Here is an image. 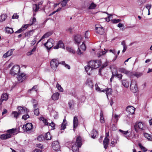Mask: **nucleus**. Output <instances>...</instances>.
Wrapping results in <instances>:
<instances>
[{
    "mask_svg": "<svg viewBox=\"0 0 152 152\" xmlns=\"http://www.w3.org/2000/svg\"><path fill=\"white\" fill-rule=\"evenodd\" d=\"M16 131V129H12L8 130L7 131V133L0 135V139L2 140H6L10 138L15 134H17V133H15Z\"/></svg>",
    "mask_w": 152,
    "mask_h": 152,
    "instance_id": "1",
    "label": "nucleus"
},
{
    "mask_svg": "<svg viewBox=\"0 0 152 152\" xmlns=\"http://www.w3.org/2000/svg\"><path fill=\"white\" fill-rule=\"evenodd\" d=\"M88 64L93 69L98 68L101 64V62L99 60L93 61H90Z\"/></svg>",
    "mask_w": 152,
    "mask_h": 152,
    "instance_id": "2",
    "label": "nucleus"
},
{
    "mask_svg": "<svg viewBox=\"0 0 152 152\" xmlns=\"http://www.w3.org/2000/svg\"><path fill=\"white\" fill-rule=\"evenodd\" d=\"M20 68L18 65L14 66L10 70V74L12 75H15L20 72Z\"/></svg>",
    "mask_w": 152,
    "mask_h": 152,
    "instance_id": "3",
    "label": "nucleus"
},
{
    "mask_svg": "<svg viewBox=\"0 0 152 152\" xmlns=\"http://www.w3.org/2000/svg\"><path fill=\"white\" fill-rule=\"evenodd\" d=\"M60 64L58 61L56 59H53L50 61V66L52 69L56 70Z\"/></svg>",
    "mask_w": 152,
    "mask_h": 152,
    "instance_id": "4",
    "label": "nucleus"
},
{
    "mask_svg": "<svg viewBox=\"0 0 152 152\" xmlns=\"http://www.w3.org/2000/svg\"><path fill=\"white\" fill-rule=\"evenodd\" d=\"M145 127L143 126V124L142 122H140L135 124L134 126V128L135 131L137 132L139 129L142 130H144Z\"/></svg>",
    "mask_w": 152,
    "mask_h": 152,
    "instance_id": "5",
    "label": "nucleus"
},
{
    "mask_svg": "<svg viewBox=\"0 0 152 152\" xmlns=\"http://www.w3.org/2000/svg\"><path fill=\"white\" fill-rule=\"evenodd\" d=\"M54 43V40L52 39H48L44 45L48 50H50L53 46Z\"/></svg>",
    "mask_w": 152,
    "mask_h": 152,
    "instance_id": "6",
    "label": "nucleus"
},
{
    "mask_svg": "<svg viewBox=\"0 0 152 152\" xmlns=\"http://www.w3.org/2000/svg\"><path fill=\"white\" fill-rule=\"evenodd\" d=\"M130 89L131 91L134 93H135L137 90V87L136 82L132 80L131 81L130 86Z\"/></svg>",
    "mask_w": 152,
    "mask_h": 152,
    "instance_id": "7",
    "label": "nucleus"
},
{
    "mask_svg": "<svg viewBox=\"0 0 152 152\" xmlns=\"http://www.w3.org/2000/svg\"><path fill=\"white\" fill-rule=\"evenodd\" d=\"M17 109L18 110V113L20 115L25 114L28 112V109L25 107L18 106Z\"/></svg>",
    "mask_w": 152,
    "mask_h": 152,
    "instance_id": "8",
    "label": "nucleus"
},
{
    "mask_svg": "<svg viewBox=\"0 0 152 152\" xmlns=\"http://www.w3.org/2000/svg\"><path fill=\"white\" fill-rule=\"evenodd\" d=\"M52 146L53 149L56 151H58L60 148L59 143L58 141L53 142L52 143Z\"/></svg>",
    "mask_w": 152,
    "mask_h": 152,
    "instance_id": "9",
    "label": "nucleus"
},
{
    "mask_svg": "<svg viewBox=\"0 0 152 152\" xmlns=\"http://www.w3.org/2000/svg\"><path fill=\"white\" fill-rule=\"evenodd\" d=\"M33 125L31 123H27L25 125H23V128L26 131H28L31 130L32 128Z\"/></svg>",
    "mask_w": 152,
    "mask_h": 152,
    "instance_id": "10",
    "label": "nucleus"
},
{
    "mask_svg": "<svg viewBox=\"0 0 152 152\" xmlns=\"http://www.w3.org/2000/svg\"><path fill=\"white\" fill-rule=\"evenodd\" d=\"M120 72L124 73L128 76L130 77V75H132V72L127 70L124 68H120L119 69Z\"/></svg>",
    "mask_w": 152,
    "mask_h": 152,
    "instance_id": "11",
    "label": "nucleus"
},
{
    "mask_svg": "<svg viewBox=\"0 0 152 152\" xmlns=\"http://www.w3.org/2000/svg\"><path fill=\"white\" fill-rule=\"evenodd\" d=\"M135 108L132 106H129L126 109V111L129 114H133L134 113Z\"/></svg>",
    "mask_w": 152,
    "mask_h": 152,
    "instance_id": "12",
    "label": "nucleus"
},
{
    "mask_svg": "<svg viewBox=\"0 0 152 152\" xmlns=\"http://www.w3.org/2000/svg\"><path fill=\"white\" fill-rule=\"evenodd\" d=\"M26 77L25 74L22 73L20 75H18L17 79L20 82H22L26 79Z\"/></svg>",
    "mask_w": 152,
    "mask_h": 152,
    "instance_id": "13",
    "label": "nucleus"
},
{
    "mask_svg": "<svg viewBox=\"0 0 152 152\" xmlns=\"http://www.w3.org/2000/svg\"><path fill=\"white\" fill-rule=\"evenodd\" d=\"M78 119L77 117L76 116H75L73 120V125L74 130L78 126Z\"/></svg>",
    "mask_w": 152,
    "mask_h": 152,
    "instance_id": "14",
    "label": "nucleus"
},
{
    "mask_svg": "<svg viewBox=\"0 0 152 152\" xmlns=\"http://www.w3.org/2000/svg\"><path fill=\"white\" fill-rule=\"evenodd\" d=\"M74 41L76 44H79L81 41V37L80 35H76L74 38Z\"/></svg>",
    "mask_w": 152,
    "mask_h": 152,
    "instance_id": "15",
    "label": "nucleus"
},
{
    "mask_svg": "<svg viewBox=\"0 0 152 152\" xmlns=\"http://www.w3.org/2000/svg\"><path fill=\"white\" fill-rule=\"evenodd\" d=\"M14 50V49H11L10 50H8L6 53L3 55V57L4 58H6L11 56L12 54V52Z\"/></svg>",
    "mask_w": 152,
    "mask_h": 152,
    "instance_id": "16",
    "label": "nucleus"
},
{
    "mask_svg": "<svg viewBox=\"0 0 152 152\" xmlns=\"http://www.w3.org/2000/svg\"><path fill=\"white\" fill-rule=\"evenodd\" d=\"M142 73L140 72H136L134 74H133L132 72V75H130V78H132L134 77V76L138 78L142 75Z\"/></svg>",
    "mask_w": 152,
    "mask_h": 152,
    "instance_id": "17",
    "label": "nucleus"
},
{
    "mask_svg": "<svg viewBox=\"0 0 152 152\" xmlns=\"http://www.w3.org/2000/svg\"><path fill=\"white\" fill-rule=\"evenodd\" d=\"M64 44L61 41H60L57 44V45L53 47L54 49H58L59 48H64Z\"/></svg>",
    "mask_w": 152,
    "mask_h": 152,
    "instance_id": "18",
    "label": "nucleus"
},
{
    "mask_svg": "<svg viewBox=\"0 0 152 152\" xmlns=\"http://www.w3.org/2000/svg\"><path fill=\"white\" fill-rule=\"evenodd\" d=\"M75 144H76L79 147H81L82 145L81 138L80 137H77Z\"/></svg>",
    "mask_w": 152,
    "mask_h": 152,
    "instance_id": "19",
    "label": "nucleus"
},
{
    "mask_svg": "<svg viewBox=\"0 0 152 152\" xmlns=\"http://www.w3.org/2000/svg\"><path fill=\"white\" fill-rule=\"evenodd\" d=\"M120 132L124 134V137H126L127 139L130 137V134L128 131H125L121 129L119 130Z\"/></svg>",
    "mask_w": 152,
    "mask_h": 152,
    "instance_id": "20",
    "label": "nucleus"
},
{
    "mask_svg": "<svg viewBox=\"0 0 152 152\" xmlns=\"http://www.w3.org/2000/svg\"><path fill=\"white\" fill-rule=\"evenodd\" d=\"M109 139L107 138L106 137H105V138L103 140V145L104 146V147L105 148V149H107L108 147V145L109 142Z\"/></svg>",
    "mask_w": 152,
    "mask_h": 152,
    "instance_id": "21",
    "label": "nucleus"
},
{
    "mask_svg": "<svg viewBox=\"0 0 152 152\" xmlns=\"http://www.w3.org/2000/svg\"><path fill=\"white\" fill-rule=\"evenodd\" d=\"M59 94L57 92L54 93L51 96L52 99L53 100H57L59 98Z\"/></svg>",
    "mask_w": 152,
    "mask_h": 152,
    "instance_id": "22",
    "label": "nucleus"
},
{
    "mask_svg": "<svg viewBox=\"0 0 152 152\" xmlns=\"http://www.w3.org/2000/svg\"><path fill=\"white\" fill-rule=\"evenodd\" d=\"M85 68L87 74L88 75H90L91 74V72L92 71L93 69L91 68V66H90L88 64L87 66H85Z\"/></svg>",
    "mask_w": 152,
    "mask_h": 152,
    "instance_id": "23",
    "label": "nucleus"
},
{
    "mask_svg": "<svg viewBox=\"0 0 152 152\" xmlns=\"http://www.w3.org/2000/svg\"><path fill=\"white\" fill-rule=\"evenodd\" d=\"M96 31L98 34L100 35L103 34L105 32V30L103 28L96 29Z\"/></svg>",
    "mask_w": 152,
    "mask_h": 152,
    "instance_id": "24",
    "label": "nucleus"
},
{
    "mask_svg": "<svg viewBox=\"0 0 152 152\" xmlns=\"http://www.w3.org/2000/svg\"><path fill=\"white\" fill-rule=\"evenodd\" d=\"M86 84L91 88H92L93 86L92 81L90 78H88L87 79Z\"/></svg>",
    "mask_w": 152,
    "mask_h": 152,
    "instance_id": "25",
    "label": "nucleus"
},
{
    "mask_svg": "<svg viewBox=\"0 0 152 152\" xmlns=\"http://www.w3.org/2000/svg\"><path fill=\"white\" fill-rule=\"evenodd\" d=\"M103 91H104V92H106L107 96H108V95H111L112 91V89L109 88H106L104 90H103Z\"/></svg>",
    "mask_w": 152,
    "mask_h": 152,
    "instance_id": "26",
    "label": "nucleus"
},
{
    "mask_svg": "<svg viewBox=\"0 0 152 152\" xmlns=\"http://www.w3.org/2000/svg\"><path fill=\"white\" fill-rule=\"evenodd\" d=\"M122 83L125 87L127 88L129 86V82L126 80H122Z\"/></svg>",
    "mask_w": 152,
    "mask_h": 152,
    "instance_id": "27",
    "label": "nucleus"
},
{
    "mask_svg": "<svg viewBox=\"0 0 152 152\" xmlns=\"http://www.w3.org/2000/svg\"><path fill=\"white\" fill-rule=\"evenodd\" d=\"M100 121L101 123H104V118L103 116V114L102 110L100 111Z\"/></svg>",
    "mask_w": 152,
    "mask_h": 152,
    "instance_id": "28",
    "label": "nucleus"
},
{
    "mask_svg": "<svg viewBox=\"0 0 152 152\" xmlns=\"http://www.w3.org/2000/svg\"><path fill=\"white\" fill-rule=\"evenodd\" d=\"M79 148L76 144L73 145L72 147V149L73 152H78Z\"/></svg>",
    "mask_w": 152,
    "mask_h": 152,
    "instance_id": "29",
    "label": "nucleus"
},
{
    "mask_svg": "<svg viewBox=\"0 0 152 152\" xmlns=\"http://www.w3.org/2000/svg\"><path fill=\"white\" fill-rule=\"evenodd\" d=\"M39 7V5H37V4H34L33 5V11L36 12L38 11Z\"/></svg>",
    "mask_w": 152,
    "mask_h": 152,
    "instance_id": "30",
    "label": "nucleus"
},
{
    "mask_svg": "<svg viewBox=\"0 0 152 152\" xmlns=\"http://www.w3.org/2000/svg\"><path fill=\"white\" fill-rule=\"evenodd\" d=\"M91 137L93 138H95L97 135V132L94 129L92 130L91 133Z\"/></svg>",
    "mask_w": 152,
    "mask_h": 152,
    "instance_id": "31",
    "label": "nucleus"
},
{
    "mask_svg": "<svg viewBox=\"0 0 152 152\" xmlns=\"http://www.w3.org/2000/svg\"><path fill=\"white\" fill-rule=\"evenodd\" d=\"M144 134L145 137L146 138L150 141H152V136L151 135L146 133H144Z\"/></svg>",
    "mask_w": 152,
    "mask_h": 152,
    "instance_id": "32",
    "label": "nucleus"
},
{
    "mask_svg": "<svg viewBox=\"0 0 152 152\" xmlns=\"http://www.w3.org/2000/svg\"><path fill=\"white\" fill-rule=\"evenodd\" d=\"M44 138L47 140H50L51 139V137L49 132L46 133L44 135Z\"/></svg>",
    "mask_w": 152,
    "mask_h": 152,
    "instance_id": "33",
    "label": "nucleus"
},
{
    "mask_svg": "<svg viewBox=\"0 0 152 152\" xmlns=\"http://www.w3.org/2000/svg\"><path fill=\"white\" fill-rule=\"evenodd\" d=\"M7 18V15L5 14H3L0 16V22H3Z\"/></svg>",
    "mask_w": 152,
    "mask_h": 152,
    "instance_id": "34",
    "label": "nucleus"
},
{
    "mask_svg": "<svg viewBox=\"0 0 152 152\" xmlns=\"http://www.w3.org/2000/svg\"><path fill=\"white\" fill-rule=\"evenodd\" d=\"M96 6V5L94 4V2H92L90 4V6L88 7V9L92 10L95 9Z\"/></svg>",
    "mask_w": 152,
    "mask_h": 152,
    "instance_id": "35",
    "label": "nucleus"
},
{
    "mask_svg": "<svg viewBox=\"0 0 152 152\" xmlns=\"http://www.w3.org/2000/svg\"><path fill=\"white\" fill-rule=\"evenodd\" d=\"M67 50L70 53L75 54V50L72 48L70 47H67L66 48Z\"/></svg>",
    "mask_w": 152,
    "mask_h": 152,
    "instance_id": "36",
    "label": "nucleus"
},
{
    "mask_svg": "<svg viewBox=\"0 0 152 152\" xmlns=\"http://www.w3.org/2000/svg\"><path fill=\"white\" fill-rule=\"evenodd\" d=\"M39 120L42 121L45 125H48V123L47 122L46 119L44 118V117H40Z\"/></svg>",
    "mask_w": 152,
    "mask_h": 152,
    "instance_id": "37",
    "label": "nucleus"
},
{
    "mask_svg": "<svg viewBox=\"0 0 152 152\" xmlns=\"http://www.w3.org/2000/svg\"><path fill=\"white\" fill-rule=\"evenodd\" d=\"M1 99L3 101H6L8 99V95L7 94H3L1 96Z\"/></svg>",
    "mask_w": 152,
    "mask_h": 152,
    "instance_id": "38",
    "label": "nucleus"
},
{
    "mask_svg": "<svg viewBox=\"0 0 152 152\" xmlns=\"http://www.w3.org/2000/svg\"><path fill=\"white\" fill-rule=\"evenodd\" d=\"M60 64L64 65L65 67L67 68L68 69H70V66L68 64H66L65 63V62L64 61H62L60 62Z\"/></svg>",
    "mask_w": 152,
    "mask_h": 152,
    "instance_id": "39",
    "label": "nucleus"
},
{
    "mask_svg": "<svg viewBox=\"0 0 152 152\" xmlns=\"http://www.w3.org/2000/svg\"><path fill=\"white\" fill-rule=\"evenodd\" d=\"M6 32L8 33L12 34L13 32V31L12 28L9 27L7 28L6 30Z\"/></svg>",
    "mask_w": 152,
    "mask_h": 152,
    "instance_id": "40",
    "label": "nucleus"
},
{
    "mask_svg": "<svg viewBox=\"0 0 152 152\" xmlns=\"http://www.w3.org/2000/svg\"><path fill=\"white\" fill-rule=\"evenodd\" d=\"M69 0H63L61 3V4L62 6V7L65 6L68 1Z\"/></svg>",
    "mask_w": 152,
    "mask_h": 152,
    "instance_id": "41",
    "label": "nucleus"
},
{
    "mask_svg": "<svg viewBox=\"0 0 152 152\" xmlns=\"http://www.w3.org/2000/svg\"><path fill=\"white\" fill-rule=\"evenodd\" d=\"M52 34V33L51 32H48L45 33L43 36L42 37L44 38H47L48 37L50 36Z\"/></svg>",
    "mask_w": 152,
    "mask_h": 152,
    "instance_id": "42",
    "label": "nucleus"
},
{
    "mask_svg": "<svg viewBox=\"0 0 152 152\" xmlns=\"http://www.w3.org/2000/svg\"><path fill=\"white\" fill-rule=\"evenodd\" d=\"M33 30H31L28 31L26 32L25 34V37H27L32 35L33 33Z\"/></svg>",
    "mask_w": 152,
    "mask_h": 152,
    "instance_id": "43",
    "label": "nucleus"
},
{
    "mask_svg": "<svg viewBox=\"0 0 152 152\" xmlns=\"http://www.w3.org/2000/svg\"><path fill=\"white\" fill-rule=\"evenodd\" d=\"M12 114L13 115L14 117L17 118L20 115L16 111H13L12 112Z\"/></svg>",
    "mask_w": 152,
    "mask_h": 152,
    "instance_id": "44",
    "label": "nucleus"
},
{
    "mask_svg": "<svg viewBox=\"0 0 152 152\" xmlns=\"http://www.w3.org/2000/svg\"><path fill=\"white\" fill-rule=\"evenodd\" d=\"M56 87L60 91L63 92V89L62 87L61 86V85L58 83L57 84Z\"/></svg>",
    "mask_w": 152,
    "mask_h": 152,
    "instance_id": "45",
    "label": "nucleus"
},
{
    "mask_svg": "<svg viewBox=\"0 0 152 152\" xmlns=\"http://www.w3.org/2000/svg\"><path fill=\"white\" fill-rule=\"evenodd\" d=\"M96 87V90L98 91H99L100 92H104V91H103V90H102L101 89H100V88L98 86L97 84L95 85Z\"/></svg>",
    "mask_w": 152,
    "mask_h": 152,
    "instance_id": "46",
    "label": "nucleus"
},
{
    "mask_svg": "<svg viewBox=\"0 0 152 152\" xmlns=\"http://www.w3.org/2000/svg\"><path fill=\"white\" fill-rule=\"evenodd\" d=\"M139 146L141 149L144 152H145L147 151L146 149L144 147L142 146L140 143H139L138 144Z\"/></svg>",
    "mask_w": 152,
    "mask_h": 152,
    "instance_id": "47",
    "label": "nucleus"
},
{
    "mask_svg": "<svg viewBox=\"0 0 152 152\" xmlns=\"http://www.w3.org/2000/svg\"><path fill=\"white\" fill-rule=\"evenodd\" d=\"M80 49H81L83 51L85 50L86 49V47L84 43L83 42V44L81 45L80 46Z\"/></svg>",
    "mask_w": 152,
    "mask_h": 152,
    "instance_id": "48",
    "label": "nucleus"
},
{
    "mask_svg": "<svg viewBox=\"0 0 152 152\" xmlns=\"http://www.w3.org/2000/svg\"><path fill=\"white\" fill-rule=\"evenodd\" d=\"M115 76L117 77L119 80H121L122 79L123 75L121 74H119L118 73L115 74Z\"/></svg>",
    "mask_w": 152,
    "mask_h": 152,
    "instance_id": "49",
    "label": "nucleus"
},
{
    "mask_svg": "<svg viewBox=\"0 0 152 152\" xmlns=\"http://www.w3.org/2000/svg\"><path fill=\"white\" fill-rule=\"evenodd\" d=\"M34 114L36 115H38L39 113V109L38 108H36L34 110Z\"/></svg>",
    "mask_w": 152,
    "mask_h": 152,
    "instance_id": "50",
    "label": "nucleus"
},
{
    "mask_svg": "<svg viewBox=\"0 0 152 152\" xmlns=\"http://www.w3.org/2000/svg\"><path fill=\"white\" fill-rule=\"evenodd\" d=\"M29 118V115L27 114L26 115H24L22 116V118L24 120H26L27 118Z\"/></svg>",
    "mask_w": 152,
    "mask_h": 152,
    "instance_id": "51",
    "label": "nucleus"
},
{
    "mask_svg": "<svg viewBox=\"0 0 152 152\" xmlns=\"http://www.w3.org/2000/svg\"><path fill=\"white\" fill-rule=\"evenodd\" d=\"M74 102L73 100L70 101L68 102V104L70 108H71L72 106L74 105Z\"/></svg>",
    "mask_w": 152,
    "mask_h": 152,
    "instance_id": "52",
    "label": "nucleus"
},
{
    "mask_svg": "<svg viewBox=\"0 0 152 152\" xmlns=\"http://www.w3.org/2000/svg\"><path fill=\"white\" fill-rule=\"evenodd\" d=\"M66 124H67L62 123L61 124V126L60 128L61 130H64L66 129Z\"/></svg>",
    "mask_w": 152,
    "mask_h": 152,
    "instance_id": "53",
    "label": "nucleus"
},
{
    "mask_svg": "<svg viewBox=\"0 0 152 152\" xmlns=\"http://www.w3.org/2000/svg\"><path fill=\"white\" fill-rule=\"evenodd\" d=\"M29 25V24H25L24 25L22 26L21 28L23 31L25 30L28 27Z\"/></svg>",
    "mask_w": 152,
    "mask_h": 152,
    "instance_id": "54",
    "label": "nucleus"
},
{
    "mask_svg": "<svg viewBox=\"0 0 152 152\" xmlns=\"http://www.w3.org/2000/svg\"><path fill=\"white\" fill-rule=\"evenodd\" d=\"M121 20L120 19H113L112 20V21L113 22V23H117L120 21H121Z\"/></svg>",
    "mask_w": 152,
    "mask_h": 152,
    "instance_id": "55",
    "label": "nucleus"
},
{
    "mask_svg": "<svg viewBox=\"0 0 152 152\" xmlns=\"http://www.w3.org/2000/svg\"><path fill=\"white\" fill-rule=\"evenodd\" d=\"M48 125L51 126L52 129H54V126H55V124L52 122L51 123H48Z\"/></svg>",
    "mask_w": 152,
    "mask_h": 152,
    "instance_id": "56",
    "label": "nucleus"
},
{
    "mask_svg": "<svg viewBox=\"0 0 152 152\" xmlns=\"http://www.w3.org/2000/svg\"><path fill=\"white\" fill-rule=\"evenodd\" d=\"M103 28L102 26L99 24H96L95 25V30L99 28Z\"/></svg>",
    "mask_w": 152,
    "mask_h": 152,
    "instance_id": "57",
    "label": "nucleus"
},
{
    "mask_svg": "<svg viewBox=\"0 0 152 152\" xmlns=\"http://www.w3.org/2000/svg\"><path fill=\"white\" fill-rule=\"evenodd\" d=\"M43 138L42 135L38 136L37 138V140L39 141H41L43 140Z\"/></svg>",
    "mask_w": 152,
    "mask_h": 152,
    "instance_id": "58",
    "label": "nucleus"
},
{
    "mask_svg": "<svg viewBox=\"0 0 152 152\" xmlns=\"http://www.w3.org/2000/svg\"><path fill=\"white\" fill-rule=\"evenodd\" d=\"M37 86H34L33 87V88H32V89H31L29 90V91H31V90H33L34 89L35 91H37Z\"/></svg>",
    "mask_w": 152,
    "mask_h": 152,
    "instance_id": "59",
    "label": "nucleus"
},
{
    "mask_svg": "<svg viewBox=\"0 0 152 152\" xmlns=\"http://www.w3.org/2000/svg\"><path fill=\"white\" fill-rule=\"evenodd\" d=\"M18 18V15L17 14H14L12 17V19H17Z\"/></svg>",
    "mask_w": 152,
    "mask_h": 152,
    "instance_id": "60",
    "label": "nucleus"
},
{
    "mask_svg": "<svg viewBox=\"0 0 152 152\" xmlns=\"http://www.w3.org/2000/svg\"><path fill=\"white\" fill-rule=\"evenodd\" d=\"M82 52H81V50L78 47V50L77 51V53L79 55H80L82 53Z\"/></svg>",
    "mask_w": 152,
    "mask_h": 152,
    "instance_id": "61",
    "label": "nucleus"
},
{
    "mask_svg": "<svg viewBox=\"0 0 152 152\" xmlns=\"http://www.w3.org/2000/svg\"><path fill=\"white\" fill-rule=\"evenodd\" d=\"M32 23L30 24V25H32L36 21V20L35 17H34L32 18Z\"/></svg>",
    "mask_w": 152,
    "mask_h": 152,
    "instance_id": "62",
    "label": "nucleus"
},
{
    "mask_svg": "<svg viewBox=\"0 0 152 152\" xmlns=\"http://www.w3.org/2000/svg\"><path fill=\"white\" fill-rule=\"evenodd\" d=\"M73 29V28H72L71 27H69V28H68V29H66V31L70 32V33H71Z\"/></svg>",
    "mask_w": 152,
    "mask_h": 152,
    "instance_id": "63",
    "label": "nucleus"
},
{
    "mask_svg": "<svg viewBox=\"0 0 152 152\" xmlns=\"http://www.w3.org/2000/svg\"><path fill=\"white\" fill-rule=\"evenodd\" d=\"M36 42V39L35 38L32 41H31V44L32 45H33L35 44Z\"/></svg>",
    "mask_w": 152,
    "mask_h": 152,
    "instance_id": "64",
    "label": "nucleus"
}]
</instances>
